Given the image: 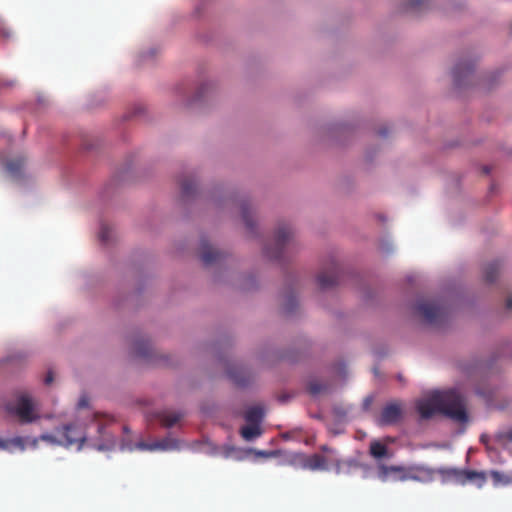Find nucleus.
Segmentation results:
<instances>
[{"instance_id": "nucleus-1", "label": "nucleus", "mask_w": 512, "mask_h": 512, "mask_svg": "<svg viewBox=\"0 0 512 512\" xmlns=\"http://www.w3.org/2000/svg\"><path fill=\"white\" fill-rule=\"evenodd\" d=\"M416 408L423 419H429L435 413H443L458 422H466L468 419L465 401L455 390L437 391L430 397L419 400Z\"/></svg>"}, {"instance_id": "nucleus-2", "label": "nucleus", "mask_w": 512, "mask_h": 512, "mask_svg": "<svg viewBox=\"0 0 512 512\" xmlns=\"http://www.w3.org/2000/svg\"><path fill=\"white\" fill-rule=\"evenodd\" d=\"M392 474H398V479L401 481L405 480H420L422 478L431 479L434 475V470L425 467V466H414L409 469H406L403 466L391 465L387 466L384 464L379 465L378 467V478L382 482H386L389 480Z\"/></svg>"}, {"instance_id": "nucleus-3", "label": "nucleus", "mask_w": 512, "mask_h": 512, "mask_svg": "<svg viewBox=\"0 0 512 512\" xmlns=\"http://www.w3.org/2000/svg\"><path fill=\"white\" fill-rule=\"evenodd\" d=\"M40 439L53 444H60L66 447L78 445L81 447L86 440L84 427L81 424L72 423L57 429V436L52 434H42Z\"/></svg>"}, {"instance_id": "nucleus-4", "label": "nucleus", "mask_w": 512, "mask_h": 512, "mask_svg": "<svg viewBox=\"0 0 512 512\" xmlns=\"http://www.w3.org/2000/svg\"><path fill=\"white\" fill-rule=\"evenodd\" d=\"M294 231L289 224H281L275 231L273 244L265 246V255L272 260H282L292 244Z\"/></svg>"}, {"instance_id": "nucleus-5", "label": "nucleus", "mask_w": 512, "mask_h": 512, "mask_svg": "<svg viewBox=\"0 0 512 512\" xmlns=\"http://www.w3.org/2000/svg\"><path fill=\"white\" fill-rule=\"evenodd\" d=\"M9 413L17 416L18 420L22 424H28L39 419L38 413L34 409L33 402L29 395L21 394L15 404H9L7 406Z\"/></svg>"}, {"instance_id": "nucleus-6", "label": "nucleus", "mask_w": 512, "mask_h": 512, "mask_svg": "<svg viewBox=\"0 0 512 512\" xmlns=\"http://www.w3.org/2000/svg\"><path fill=\"white\" fill-rule=\"evenodd\" d=\"M416 310L428 324L441 323L447 315L446 308L434 301H420L416 305Z\"/></svg>"}, {"instance_id": "nucleus-7", "label": "nucleus", "mask_w": 512, "mask_h": 512, "mask_svg": "<svg viewBox=\"0 0 512 512\" xmlns=\"http://www.w3.org/2000/svg\"><path fill=\"white\" fill-rule=\"evenodd\" d=\"M341 270L334 258L327 261L317 276V283L321 289H329L339 282Z\"/></svg>"}, {"instance_id": "nucleus-8", "label": "nucleus", "mask_w": 512, "mask_h": 512, "mask_svg": "<svg viewBox=\"0 0 512 512\" xmlns=\"http://www.w3.org/2000/svg\"><path fill=\"white\" fill-rule=\"evenodd\" d=\"M403 417V407L400 402L394 401L386 404L378 418L380 426H389L398 423Z\"/></svg>"}, {"instance_id": "nucleus-9", "label": "nucleus", "mask_w": 512, "mask_h": 512, "mask_svg": "<svg viewBox=\"0 0 512 512\" xmlns=\"http://www.w3.org/2000/svg\"><path fill=\"white\" fill-rule=\"evenodd\" d=\"M302 467L304 469L316 471V470H328V459L321 454H312L303 459Z\"/></svg>"}, {"instance_id": "nucleus-10", "label": "nucleus", "mask_w": 512, "mask_h": 512, "mask_svg": "<svg viewBox=\"0 0 512 512\" xmlns=\"http://www.w3.org/2000/svg\"><path fill=\"white\" fill-rule=\"evenodd\" d=\"M222 254L211 247L206 240L201 241L200 258L205 265L216 263L221 258Z\"/></svg>"}, {"instance_id": "nucleus-11", "label": "nucleus", "mask_w": 512, "mask_h": 512, "mask_svg": "<svg viewBox=\"0 0 512 512\" xmlns=\"http://www.w3.org/2000/svg\"><path fill=\"white\" fill-rule=\"evenodd\" d=\"M462 479H463L462 485H465L468 482H471V483H474L478 488H482L487 481V476L484 471H475V470L464 469Z\"/></svg>"}, {"instance_id": "nucleus-12", "label": "nucleus", "mask_w": 512, "mask_h": 512, "mask_svg": "<svg viewBox=\"0 0 512 512\" xmlns=\"http://www.w3.org/2000/svg\"><path fill=\"white\" fill-rule=\"evenodd\" d=\"M474 69V65L470 62L461 61L456 64L453 69V78L457 86L462 84V79L467 77Z\"/></svg>"}, {"instance_id": "nucleus-13", "label": "nucleus", "mask_w": 512, "mask_h": 512, "mask_svg": "<svg viewBox=\"0 0 512 512\" xmlns=\"http://www.w3.org/2000/svg\"><path fill=\"white\" fill-rule=\"evenodd\" d=\"M463 470L454 467H443L437 470V473L441 475L444 479L453 480L455 483L462 485L463 484Z\"/></svg>"}, {"instance_id": "nucleus-14", "label": "nucleus", "mask_w": 512, "mask_h": 512, "mask_svg": "<svg viewBox=\"0 0 512 512\" xmlns=\"http://www.w3.org/2000/svg\"><path fill=\"white\" fill-rule=\"evenodd\" d=\"M160 423L167 428L173 427L182 417L183 414L173 411H163L158 415Z\"/></svg>"}, {"instance_id": "nucleus-15", "label": "nucleus", "mask_w": 512, "mask_h": 512, "mask_svg": "<svg viewBox=\"0 0 512 512\" xmlns=\"http://www.w3.org/2000/svg\"><path fill=\"white\" fill-rule=\"evenodd\" d=\"M25 165L23 158L11 159L6 163V170L13 178H19Z\"/></svg>"}, {"instance_id": "nucleus-16", "label": "nucleus", "mask_w": 512, "mask_h": 512, "mask_svg": "<svg viewBox=\"0 0 512 512\" xmlns=\"http://www.w3.org/2000/svg\"><path fill=\"white\" fill-rule=\"evenodd\" d=\"M240 434L245 440L250 441L259 437L262 434V430L259 424L248 423V425L241 428Z\"/></svg>"}, {"instance_id": "nucleus-17", "label": "nucleus", "mask_w": 512, "mask_h": 512, "mask_svg": "<svg viewBox=\"0 0 512 512\" xmlns=\"http://www.w3.org/2000/svg\"><path fill=\"white\" fill-rule=\"evenodd\" d=\"M500 271V263L499 261H493L488 263L484 267V279L488 283H492L496 280Z\"/></svg>"}, {"instance_id": "nucleus-18", "label": "nucleus", "mask_w": 512, "mask_h": 512, "mask_svg": "<svg viewBox=\"0 0 512 512\" xmlns=\"http://www.w3.org/2000/svg\"><path fill=\"white\" fill-rule=\"evenodd\" d=\"M264 416L263 409L259 406L249 408L245 413V420L251 424L261 423Z\"/></svg>"}, {"instance_id": "nucleus-19", "label": "nucleus", "mask_w": 512, "mask_h": 512, "mask_svg": "<svg viewBox=\"0 0 512 512\" xmlns=\"http://www.w3.org/2000/svg\"><path fill=\"white\" fill-rule=\"evenodd\" d=\"M369 451H370V454L376 459H381V458L387 457V455H388L387 446L382 444L379 441L371 442Z\"/></svg>"}, {"instance_id": "nucleus-20", "label": "nucleus", "mask_w": 512, "mask_h": 512, "mask_svg": "<svg viewBox=\"0 0 512 512\" xmlns=\"http://www.w3.org/2000/svg\"><path fill=\"white\" fill-rule=\"evenodd\" d=\"M490 476H491V478L493 480V484L495 486L508 485V484L512 483V474L509 475V474L502 473L500 471L492 470L490 472Z\"/></svg>"}, {"instance_id": "nucleus-21", "label": "nucleus", "mask_w": 512, "mask_h": 512, "mask_svg": "<svg viewBox=\"0 0 512 512\" xmlns=\"http://www.w3.org/2000/svg\"><path fill=\"white\" fill-rule=\"evenodd\" d=\"M150 344L147 340H138L134 344V352L136 355L141 357H147L150 354Z\"/></svg>"}, {"instance_id": "nucleus-22", "label": "nucleus", "mask_w": 512, "mask_h": 512, "mask_svg": "<svg viewBox=\"0 0 512 512\" xmlns=\"http://www.w3.org/2000/svg\"><path fill=\"white\" fill-rule=\"evenodd\" d=\"M180 185L182 194L185 197L193 195L194 191L196 190V183L195 180L192 178H185L181 180Z\"/></svg>"}, {"instance_id": "nucleus-23", "label": "nucleus", "mask_w": 512, "mask_h": 512, "mask_svg": "<svg viewBox=\"0 0 512 512\" xmlns=\"http://www.w3.org/2000/svg\"><path fill=\"white\" fill-rule=\"evenodd\" d=\"M329 386L327 384L320 383L318 381H311L308 384V391L311 395H318L320 393L327 392Z\"/></svg>"}, {"instance_id": "nucleus-24", "label": "nucleus", "mask_w": 512, "mask_h": 512, "mask_svg": "<svg viewBox=\"0 0 512 512\" xmlns=\"http://www.w3.org/2000/svg\"><path fill=\"white\" fill-rule=\"evenodd\" d=\"M241 212L243 221L248 229H252L254 226L252 217L250 215V205L247 202L241 204Z\"/></svg>"}, {"instance_id": "nucleus-25", "label": "nucleus", "mask_w": 512, "mask_h": 512, "mask_svg": "<svg viewBox=\"0 0 512 512\" xmlns=\"http://www.w3.org/2000/svg\"><path fill=\"white\" fill-rule=\"evenodd\" d=\"M241 371H230V377L234 383L238 386H246L249 382V378L242 377Z\"/></svg>"}, {"instance_id": "nucleus-26", "label": "nucleus", "mask_w": 512, "mask_h": 512, "mask_svg": "<svg viewBox=\"0 0 512 512\" xmlns=\"http://www.w3.org/2000/svg\"><path fill=\"white\" fill-rule=\"evenodd\" d=\"M330 463L334 466L335 472L337 474L341 473L343 465L352 466L355 464L354 461H352V460L343 461L341 459H331Z\"/></svg>"}, {"instance_id": "nucleus-27", "label": "nucleus", "mask_w": 512, "mask_h": 512, "mask_svg": "<svg viewBox=\"0 0 512 512\" xmlns=\"http://www.w3.org/2000/svg\"><path fill=\"white\" fill-rule=\"evenodd\" d=\"M297 306V300L294 295H289L286 298L285 304H284V310L286 313H292L294 312L295 308Z\"/></svg>"}, {"instance_id": "nucleus-28", "label": "nucleus", "mask_w": 512, "mask_h": 512, "mask_svg": "<svg viewBox=\"0 0 512 512\" xmlns=\"http://www.w3.org/2000/svg\"><path fill=\"white\" fill-rule=\"evenodd\" d=\"M411 9H415L416 16L420 15L424 10L427 9L430 2H408Z\"/></svg>"}, {"instance_id": "nucleus-29", "label": "nucleus", "mask_w": 512, "mask_h": 512, "mask_svg": "<svg viewBox=\"0 0 512 512\" xmlns=\"http://www.w3.org/2000/svg\"><path fill=\"white\" fill-rule=\"evenodd\" d=\"M495 437L499 442H502L505 440L512 442V428L509 431L498 432L495 435Z\"/></svg>"}, {"instance_id": "nucleus-30", "label": "nucleus", "mask_w": 512, "mask_h": 512, "mask_svg": "<svg viewBox=\"0 0 512 512\" xmlns=\"http://www.w3.org/2000/svg\"><path fill=\"white\" fill-rule=\"evenodd\" d=\"M109 235H110V229L106 226H102L100 233H99L100 240L104 243L108 242Z\"/></svg>"}, {"instance_id": "nucleus-31", "label": "nucleus", "mask_w": 512, "mask_h": 512, "mask_svg": "<svg viewBox=\"0 0 512 512\" xmlns=\"http://www.w3.org/2000/svg\"><path fill=\"white\" fill-rule=\"evenodd\" d=\"M140 446L142 448H147V449H150V450H153V449H156V448L166 449L168 447L166 441L158 442V443H155L153 445L141 444Z\"/></svg>"}, {"instance_id": "nucleus-32", "label": "nucleus", "mask_w": 512, "mask_h": 512, "mask_svg": "<svg viewBox=\"0 0 512 512\" xmlns=\"http://www.w3.org/2000/svg\"><path fill=\"white\" fill-rule=\"evenodd\" d=\"M277 451H258L257 455L262 457H274L277 455Z\"/></svg>"}, {"instance_id": "nucleus-33", "label": "nucleus", "mask_w": 512, "mask_h": 512, "mask_svg": "<svg viewBox=\"0 0 512 512\" xmlns=\"http://www.w3.org/2000/svg\"><path fill=\"white\" fill-rule=\"evenodd\" d=\"M46 385H49L53 382V373L49 371L44 379Z\"/></svg>"}, {"instance_id": "nucleus-34", "label": "nucleus", "mask_w": 512, "mask_h": 512, "mask_svg": "<svg viewBox=\"0 0 512 512\" xmlns=\"http://www.w3.org/2000/svg\"><path fill=\"white\" fill-rule=\"evenodd\" d=\"M12 443H13L14 445H16V446H20V447H21V449H23V448H24L23 443H22V439H21V438H19V437H17V438H15V439H13V440H12Z\"/></svg>"}, {"instance_id": "nucleus-35", "label": "nucleus", "mask_w": 512, "mask_h": 512, "mask_svg": "<svg viewBox=\"0 0 512 512\" xmlns=\"http://www.w3.org/2000/svg\"><path fill=\"white\" fill-rule=\"evenodd\" d=\"M321 450L323 452H326V453H331V454H335L336 453V451L334 449H332V448H330V447H328L326 445L322 446Z\"/></svg>"}, {"instance_id": "nucleus-36", "label": "nucleus", "mask_w": 512, "mask_h": 512, "mask_svg": "<svg viewBox=\"0 0 512 512\" xmlns=\"http://www.w3.org/2000/svg\"><path fill=\"white\" fill-rule=\"evenodd\" d=\"M506 307L508 309H512V296L508 297L507 298V301H506Z\"/></svg>"}, {"instance_id": "nucleus-37", "label": "nucleus", "mask_w": 512, "mask_h": 512, "mask_svg": "<svg viewBox=\"0 0 512 512\" xmlns=\"http://www.w3.org/2000/svg\"><path fill=\"white\" fill-rule=\"evenodd\" d=\"M488 439H489V437H488L487 435H484V434H483V435H481V437H480V441H481L482 443H484V444H487V443H488Z\"/></svg>"}, {"instance_id": "nucleus-38", "label": "nucleus", "mask_w": 512, "mask_h": 512, "mask_svg": "<svg viewBox=\"0 0 512 512\" xmlns=\"http://www.w3.org/2000/svg\"><path fill=\"white\" fill-rule=\"evenodd\" d=\"M87 405V402L84 398H81L80 401H79V406L80 407H85Z\"/></svg>"}, {"instance_id": "nucleus-39", "label": "nucleus", "mask_w": 512, "mask_h": 512, "mask_svg": "<svg viewBox=\"0 0 512 512\" xmlns=\"http://www.w3.org/2000/svg\"><path fill=\"white\" fill-rule=\"evenodd\" d=\"M2 36L5 37V38H8L10 36V34L8 32H6L5 30H2Z\"/></svg>"}, {"instance_id": "nucleus-40", "label": "nucleus", "mask_w": 512, "mask_h": 512, "mask_svg": "<svg viewBox=\"0 0 512 512\" xmlns=\"http://www.w3.org/2000/svg\"><path fill=\"white\" fill-rule=\"evenodd\" d=\"M97 448H98V450H104V446L103 445H99Z\"/></svg>"}, {"instance_id": "nucleus-41", "label": "nucleus", "mask_w": 512, "mask_h": 512, "mask_svg": "<svg viewBox=\"0 0 512 512\" xmlns=\"http://www.w3.org/2000/svg\"><path fill=\"white\" fill-rule=\"evenodd\" d=\"M280 401L284 402V401H286V398L283 396L280 398Z\"/></svg>"}]
</instances>
